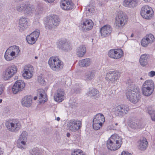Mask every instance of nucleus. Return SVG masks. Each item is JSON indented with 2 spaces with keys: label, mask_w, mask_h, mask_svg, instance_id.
Wrapping results in <instances>:
<instances>
[{
  "label": "nucleus",
  "mask_w": 155,
  "mask_h": 155,
  "mask_svg": "<svg viewBox=\"0 0 155 155\" xmlns=\"http://www.w3.org/2000/svg\"><path fill=\"white\" fill-rule=\"evenodd\" d=\"M122 138L118 135H112L107 141V146L109 150H116L119 148L122 143Z\"/></svg>",
  "instance_id": "f257e3e1"
},
{
  "label": "nucleus",
  "mask_w": 155,
  "mask_h": 155,
  "mask_svg": "<svg viewBox=\"0 0 155 155\" xmlns=\"http://www.w3.org/2000/svg\"><path fill=\"white\" fill-rule=\"evenodd\" d=\"M20 52V50L18 46H11L6 51L4 55L5 58L8 61L12 60L18 56Z\"/></svg>",
  "instance_id": "f03ea898"
},
{
  "label": "nucleus",
  "mask_w": 155,
  "mask_h": 155,
  "mask_svg": "<svg viewBox=\"0 0 155 155\" xmlns=\"http://www.w3.org/2000/svg\"><path fill=\"white\" fill-rule=\"evenodd\" d=\"M126 96L130 101L134 104L137 103L140 99V90L138 88L129 90L126 93Z\"/></svg>",
  "instance_id": "7ed1b4c3"
},
{
  "label": "nucleus",
  "mask_w": 155,
  "mask_h": 155,
  "mask_svg": "<svg viewBox=\"0 0 155 155\" xmlns=\"http://www.w3.org/2000/svg\"><path fill=\"white\" fill-rule=\"evenodd\" d=\"M154 83L151 80L146 81L143 84L141 90L143 94L145 96H149L153 93L154 89Z\"/></svg>",
  "instance_id": "20e7f679"
},
{
  "label": "nucleus",
  "mask_w": 155,
  "mask_h": 155,
  "mask_svg": "<svg viewBox=\"0 0 155 155\" xmlns=\"http://www.w3.org/2000/svg\"><path fill=\"white\" fill-rule=\"evenodd\" d=\"M48 63L50 68L54 71L61 70L63 66V62L57 57H52L49 58Z\"/></svg>",
  "instance_id": "39448f33"
},
{
  "label": "nucleus",
  "mask_w": 155,
  "mask_h": 155,
  "mask_svg": "<svg viewBox=\"0 0 155 155\" xmlns=\"http://www.w3.org/2000/svg\"><path fill=\"white\" fill-rule=\"evenodd\" d=\"M5 126L7 130L9 131L16 133L21 128L20 123L16 120H10L6 121Z\"/></svg>",
  "instance_id": "423d86ee"
},
{
  "label": "nucleus",
  "mask_w": 155,
  "mask_h": 155,
  "mask_svg": "<svg viewBox=\"0 0 155 155\" xmlns=\"http://www.w3.org/2000/svg\"><path fill=\"white\" fill-rule=\"evenodd\" d=\"M128 18L126 14L122 11L118 12L115 18V25L119 29H121L127 23Z\"/></svg>",
  "instance_id": "0eeeda50"
},
{
  "label": "nucleus",
  "mask_w": 155,
  "mask_h": 155,
  "mask_svg": "<svg viewBox=\"0 0 155 155\" xmlns=\"http://www.w3.org/2000/svg\"><path fill=\"white\" fill-rule=\"evenodd\" d=\"M129 110L128 106L121 104L117 106H113L112 110L117 116L122 117L127 114Z\"/></svg>",
  "instance_id": "6e6552de"
},
{
  "label": "nucleus",
  "mask_w": 155,
  "mask_h": 155,
  "mask_svg": "<svg viewBox=\"0 0 155 155\" xmlns=\"http://www.w3.org/2000/svg\"><path fill=\"white\" fill-rule=\"evenodd\" d=\"M105 121V117L103 114H97L93 120V127L95 130L100 129Z\"/></svg>",
  "instance_id": "1a4fd4ad"
},
{
  "label": "nucleus",
  "mask_w": 155,
  "mask_h": 155,
  "mask_svg": "<svg viewBox=\"0 0 155 155\" xmlns=\"http://www.w3.org/2000/svg\"><path fill=\"white\" fill-rule=\"evenodd\" d=\"M60 22V19L56 15H52L50 17L46 25V28L49 30L54 29L55 27L58 26Z\"/></svg>",
  "instance_id": "9d476101"
},
{
  "label": "nucleus",
  "mask_w": 155,
  "mask_h": 155,
  "mask_svg": "<svg viewBox=\"0 0 155 155\" xmlns=\"http://www.w3.org/2000/svg\"><path fill=\"white\" fill-rule=\"evenodd\" d=\"M93 25L94 23L91 20L84 19L81 21L80 29L84 32L87 31L91 30Z\"/></svg>",
  "instance_id": "9b49d317"
},
{
  "label": "nucleus",
  "mask_w": 155,
  "mask_h": 155,
  "mask_svg": "<svg viewBox=\"0 0 155 155\" xmlns=\"http://www.w3.org/2000/svg\"><path fill=\"white\" fill-rule=\"evenodd\" d=\"M140 14L143 18L148 19L152 17L153 11L151 7L148 5H145L142 8Z\"/></svg>",
  "instance_id": "f8f14e48"
},
{
  "label": "nucleus",
  "mask_w": 155,
  "mask_h": 155,
  "mask_svg": "<svg viewBox=\"0 0 155 155\" xmlns=\"http://www.w3.org/2000/svg\"><path fill=\"white\" fill-rule=\"evenodd\" d=\"M17 67L14 65L9 66L5 70L3 74V79L7 80L16 74L17 71Z\"/></svg>",
  "instance_id": "ddd939ff"
},
{
  "label": "nucleus",
  "mask_w": 155,
  "mask_h": 155,
  "mask_svg": "<svg viewBox=\"0 0 155 155\" xmlns=\"http://www.w3.org/2000/svg\"><path fill=\"white\" fill-rule=\"evenodd\" d=\"M58 47L60 49L67 52L70 51L72 48L71 44L65 39L59 41Z\"/></svg>",
  "instance_id": "4468645a"
},
{
  "label": "nucleus",
  "mask_w": 155,
  "mask_h": 155,
  "mask_svg": "<svg viewBox=\"0 0 155 155\" xmlns=\"http://www.w3.org/2000/svg\"><path fill=\"white\" fill-rule=\"evenodd\" d=\"M108 55L111 58L118 59L123 56V52L121 49H113L109 51Z\"/></svg>",
  "instance_id": "2eb2a0df"
},
{
  "label": "nucleus",
  "mask_w": 155,
  "mask_h": 155,
  "mask_svg": "<svg viewBox=\"0 0 155 155\" xmlns=\"http://www.w3.org/2000/svg\"><path fill=\"white\" fill-rule=\"evenodd\" d=\"M25 87V83L21 80L17 81L12 87V90L14 94H16L18 92L21 91Z\"/></svg>",
  "instance_id": "dca6fc26"
},
{
  "label": "nucleus",
  "mask_w": 155,
  "mask_h": 155,
  "mask_svg": "<svg viewBox=\"0 0 155 155\" xmlns=\"http://www.w3.org/2000/svg\"><path fill=\"white\" fill-rule=\"evenodd\" d=\"M120 76V74L119 72L110 71L107 73L106 79L112 83H114L118 79Z\"/></svg>",
  "instance_id": "f3484780"
},
{
  "label": "nucleus",
  "mask_w": 155,
  "mask_h": 155,
  "mask_svg": "<svg viewBox=\"0 0 155 155\" xmlns=\"http://www.w3.org/2000/svg\"><path fill=\"white\" fill-rule=\"evenodd\" d=\"M40 34V31L37 30L27 36L26 39L29 44L32 45L35 43Z\"/></svg>",
  "instance_id": "a211bd4d"
},
{
  "label": "nucleus",
  "mask_w": 155,
  "mask_h": 155,
  "mask_svg": "<svg viewBox=\"0 0 155 155\" xmlns=\"http://www.w3.org/2000/svg\"><path fill=\"white\" fill-rule=\"evenodd\" d=\"M60 4L61 8L66 11L71 10L74 6L71 0H61Z\"/></svg>",
  "instance_id": "6ab92c4d"
},
{
  "label": "nucleus",
  "mask_w": 155,
  "mask_h": 155,
  "mask_svg": "<svg viewBox=\"0 0 155 155\" xmlns=\"http://www.w3.org/2000/svg\"><path fill=\"white\" fill-rule=\"evenodd\" d=\"M38 97L41 103H44L47 101V95L45 91L42 89H40L38 90L37 96L34 97V100H36Z\"/></svg>",
  "instance_id": "aec40b11"
},
{
  "label": "nucleus",
  "mask_w": 155,
  "mask_h": 155,
  "mask_svg": "<svg viewBox=\"0 0 155 155\" xmlns=\"http://www.w3.org/2000/svg\"><path fill=\"white\" fill-rule=\"evenodd\" d=\"M25 71L22 74L23 77L25 79H30L32 76V73L34 68L31 65H26L24 68Z\"/></svg>",
  "instance_id": "412c9836"
},
{
  "label": "nucleus",
  "mask_w": 155,
  "mask_h": 155,
  "mask_svg": "<svg viewBox=\"0 0 155 155\" xmlns=\"http://www.w3.org/2000/svg\"><path fill=\"white\" fill-rule=\"evenodd\" d=\"M64 92L61 89L58 90L54 94V100L58 102H62L64 99Z\"/></svg>",
  "instance_id": "4be33fe9"
},
{
  "label": "nucleus",
  "mask_w": 155,
  "mask_h": 155,
  "mask_svg": "<svg viewBox=\"0 0 155 155\" xmlns=\"http://www.w3.org/2000/svg\"><path fill=\"white\" fill-rule=\"evenodd\" d=\"M112 30V28L110 25H104L100 30L101 35L103 37L109 35L111 33Z\"/></svg>",
  "instance_id": "5701e85b"
},
{
  "label": "nucleus",
  "mask_w": 155,
  "mask_h": 155,
  "mask_svg": "<svg viewBox=\"0 0 155 155\" xmlns=\"http://www.w3.org/2000/svg\"><path fill=\"white\" fill-rule=\"evenodd\" d=\"M154 39V38L153 35L149 34L142 39L141 41V45L143 47H146L149 44L153 42Z\"/></svg>",
  "instance_id": "b1692460"
},
{
  "label": "nucleus",
  "mask_w": 155,
  "mask_h": 155,
  "mask_svg": "<svg viewBox=\"0 0 155 155\" xmlns=\"http://www.w3.org/2000/svg\"><path fill=\"white\" fill-rule=\"evenodd\" d=\"M139 3V0H124L123 5L126 7L133 8L136 7Z\"/></svg>",
  "instance_id": "393cba45"
},
{
  "label": "nucleus",
  "mask_w": 155,
  "mask_h": 155,
  "mask_svg": "<svg viewBox=\"0 0 155 155\" xmlns=\"http://www.w3.org/2000/svg\"><path fill=\"white\" fill-rule=\"evenodd\" d=\"M28 25V20L26 18L21 17L19 21V30L22 31L27 28Z\"/></svg>",
  "instance_id": "a878e982"
},
{
  "label": "nucleus",
  "mask_w": 155,
  "mask_h": 155,
  "mask_svg": "<svg viewBox=\"0 0 155 155\" xmlns=\"http://www.w3.org/2000/svg\"><path fill=\"white\" fill-rule=\"evenodd\" d=\"M32 98L31 96H26L23 98L21 101V103L24 107H29L31 105Z\"/></svg>",
  "instance_id": "bb28decb"
},
{
  "label": "nucleus",
  "mask_w": 155,
  "mask_h": 155,
  "mask_svg": "<svg viewBox=\"0 0 155 155\" xmlns=\"http://www.w3.org/2000/svg\"><path fill=\"white\" fill-rule=\"evenodd\" d=\"M35 8L34 6L30 4H26L25 14L27 16L31 15L34 13Z\"/></svg>",
  "instance_id": "cd10ccee"
},
{
  "label": "nucleus",
  "mask_w": 155,
  "mask_h": 155,
  "mask_svg": "<svg viewBox=\"0 0 155 155\" xmlns=\"http://www.w3.org/2000/svg\"><path fill=\"white\" fill-rule=\"evenodd\" d=\"M96 71L94 70H91L87 71L85 74V78L87 81H91L94 79L95 77Z\"/></svg>",
  "instance_id": "c85d7f7f"
},
{
  "label": "nucleus",
  "mask_w": 155,
  "mask_h": 155,
  "mask_svg": "<svg viewBox=\"0 0 155 155\" xmlns=\"http://www.w3.org/2000/svg\"><path fill=\"white\" fill-rule=\"evenodd\" d=\"M68 129L72 131L76 132L78 130L77 127H78L77 121L74 120H71L67 124Z\"/></svg>",
  "instance_id": "c756f323"
},
{
  "label": "nucleus",
  "mask_w": 155,
  "mask_h": 155,
  "mask_svg": "<svg viewBox=\"0 0 155 155\" xmlns=\"http://www.w3.org/2000/svg\"><path fill=\"white\" fill-rule=\"evenodd\" d=\"M149 58L148 54H143L141 55L139 59V62L140 65L142 66H146L148 62V60Z\"/></svg>",
  "instance_id": "7c9ffc66"
},
{
  "label": "nucleus",
  "mask_w": 155,
  "mask_h": 155,
  "mask_svg": "<svg viewBox=\"0 0 155 155\" xmlns=\"http://www.w3.org/2000/svg\"><path fill=\"white\" fill-rule=\"evenodd\" d=\"M148 143L145 138H143L142 140H140L138 142V147L140 150H142L146 149L147 147Z\"/></svg>",
  "instance_id": "2f4dec72"
},
{
  "label": "nucleus",
  "mask_w": 155,
  "mask_h": 155,
  "mask_svg": "<svg viewBox=\"0 0 155 155\" xmlns=\"http://www.w3.org/2000/svg\"><path fill=\"white\" fill-rule=\"evenodd\" d=\"M98 90L93 87L89 88V91L87 93V94L89 96L93 97L95 98L98 97Z\"/></svg>",
  "instance_id": "473e14b6"
},
{
  "label": "nucleus",
  "mask_w": 155,
  "mask_h": 155,
  "mask_svg": "<svg viewBox=\"0 0 155 155\" xmlns=\"http://www.w3.org/2000/svg\"><path fill=\"white\" fill-rule=\"evenodd\" d=\"M91 63V59L89 58L81 60L79 61V65L82 67H87Z\"/></svg>",
  "instance_id": "72a5a7b5"
},
{
  "label": "nucleus",
  "mask_w": 155,
  "mask_h": 155,
  "mask_svg": "<svg viewBox=\"0 0 155 155\" xmlns=\"http://www.w3.org/2000/svg\"><path fill=\"white\" fill-rule=\"evenodd\" d=\"M86 51V49L85 46L82 45L80 46L78 49V57H83Z\"/></svg>",
  "instance_id": "f704fd0d"
},
{
  "label": "nucleus",
  "mask_w": 155,
  "mask_h": 155,
  "mask_svg": "<svg viewBox=\"0 0 155 155\" xmlns=\"http://www.w3.org/2000/svg\"><path fill=\"white\" fill-rule=\"evenodd\" d=\"M27 141L23 140L21 138H19L17 141V146L18 148L21 149H24L25 148V145Z\"/></svg>",
  "instance_id": "c9c22d12"
},
{
  "label": "nucleus",
  "mask_w": 155,
  "mask_h": 155,
  "mask_svg": "<svg viewBox=\"0 0 155 155\" xmlns=\"http://www.w3.org/2000/svg\"><path fill=\"white\" fill-rule=\"evenodd\" d=\"M26 6V4L22 3L18 5L16 7V10L18 12L21 13L24 12L25 13Z\"/></svg>",
  "instance_id": "e433bc0d"
},
{
  "label": "nucleus",
  "mask_w": 155,
  "mask_h": 155,
  "mask_svg": "<svg viewBox=\"0 0 155 155\" xmlns=\"http://www.w3.org/2000/svg\"><path fill=\"white\" fill-rule=\"evenodd\" d=\"M132 127L135 129L140 128L143 127V126L140 122H137L132 123Z\"/></svg>",
  "instance_id": "4c0bfd02"
},
{
  "label": "nucleus",
  "mask_w": 155,
  "mask_h": 155,
  "mask_svg": "<svg viewBox=\"0 0 155 155\" xmlns=\"http://www.w3.org/2000/svg\"><path fill=\"white\" fill-rule=\"evenodd\" d=\"M28 133L25 131H23L21 134L19 138H21L23 140L27 141Z\"/></svg>",
  "instance_id": "58836bf2"
},
{
  "label": "nucleus",
  "mask_w": 155,
  "mask_h": 155,
  "mask_svg": "<svg viewBox=\"0 0 155 155\" xmlns=\"http://www.w3.org/2000/svg\"><path fill=\"white\" fill-rule=\"evenodd\" d=\"M148 112L152 120L155 121V110H150Z\"/></svg>",
  "instance_id": "ea45409f"
},
{
  "label": "nucleus",
  "mask_w": 155,
  "mask_h": 155,
  "mask_svg": "<svg viewBox=\"0 0 155 155\" xmlns=\"http://www.w3.org/2000/svg\"><path fill=\"white\" fill-rule=\"evenodd\" d=\"M30 155H40L39 150L38 148L33 149L30 151Z\"/></svg>",
  "instance_id": "a19ab883"
},
{
  "label": "nucleus",
  "mask_w": 155,
  "mask_h": 155,
  "mask_svg": "<svg viewBox=\"0 0 155 155\" xmlns=\"http://www.w3.org/2000/svg\"><path fill=\"white\" fill-rule=\"evenodd\" d=\"M95 7H90V8H88V11L91 13H93L95 12Z\"/></svg>",
  "instance_id": "79ce46f5"
},
{
  "label": "nucleus",
  "mask_w": 155,
  "mask_h": 155,
  "mask_svg": "<svg viewBox=\"0 0 155 155\" xmlns=\"http://www.w3.org/2000/svg\"><path fill=\"white\" fill-rule=\"evenodd\" d=\"M5 89V87L2 84L0 85V95H1Z\"/></svg>",
  "instance_id": "37998d69"
},
{
  "label": "nucleus",
  "mask_w": 155,
  "mask_h": 155,
  "mask_svg": "<svg viewBox=\"0 0 155 155\" xmlns=\"http://www.w3.org/2000/svg\"><path fill=\"white\" fill-rule=\"evenodd\" d=\"M78 133H80L81 130L79 129L81 128V121H78Z\"/></svg>",
  "instance_id": "c03bdc74"
},
{
  "label": "nucleus",
  "mask_w": 155,
  "mask_h": 155,
  "mask_svg": "<svg viewBox=\"0 0 155 155\" xmlns=\"http://www.w3.org/2000/svg\"><path fill=\"white\" fill-rule=\"evenodd\" d=\"M148 75L150 77H153L155 75V71H151L148 73Z\"/></svg>",
  "instance_id": "a18cd8bd"
},
{
  "label": "nucleus",
  "mask_w": 155,
  "mask_h": 155,
  "mask_svg": "<svg viewBox=\"0 0 155 155\" xmlns=\"http://www.w3.org/2000/svg\"><path fill=\"white\" fill-rule=\"evenodd\" d=\"M120 155H131V153L126 151H123Z\"/></svg>",
  "instance_id": "49530a36"
},
{
  "label": "nucleus",
  "mask_w": 155,
  "mask_h": 155,
  "mask_svg": "<svg viewBox=\"0 0 155 155\" xmlns=\"http://www.w3.org/2000/svg\"><path fill=\"white\" fill-rule=\"evenodd\" d=\"M38 80L39 83L42 84L44 82V80L42 79L41 76H39L38 78Z\"/></svg>",
  "instance_id": "de8ad7c7"
},
{
  "label": "nucleus",
  "mask_w": 155,
  "mask_h": 155,
  "mask_svg": "<svg viewBox=\"0 0 155 155\" xmlns=\"http://www.w3.org/2000/svg\"><path fill=\"white\" fill-rule=\"evenodd\" d=\"M78 155H85L82 150L78 149Z\"/></svg>",
  "instance_id": "09e8293b"
},
{
  "label": "nucleus",
  "mask_w": 155,
  "mask_h": 155,
  "mask_svg": "<svg viewBox=\"0 0 155 155\" xmlns=\"http://www.w3.org/2000/svg\"><path fill=\"white\" fill-rule=\"evenodd\" d=\"M122 37L123 38L122 39V40L123 41L126 40L127 39V37L126 35L124 34H123Z\"/></svg>",
  "instance_id": "8fccbe9b"
},
{
  "label": "nucleus",
  "mask_w": 155,
  "mask_h": 155,
  "mask_svg": "<svg viewBox=\"0 0 155 155\" xmlns=\"http://www.w3.org/2000/svg\"><path fill=\"white\" fill-rule=\"evenodd\" d=\"M71 155H78V152L77 151H74L71 153Z\"/></svg>",
  "instance_id": "3c124183"
},
{
  "label": "nucleus",
  "mask_w": 155,
  "mask_h": 155,
  "mask_svg": "<svg viewBox=\"0 0 155 155\" xmlns=\"http://www.w3.org/2000/svg\"><path fill=\"white\" fill-rule=\"evenodd\" d=\"M3 151L2 149L0 148V155H3Z\"/></svg>",
  "instance_id": "603ef678"
},
{
  "label": "nucleus",
  "mask_w": 155,
  "mask_h": 155,
  "mask_svg": "<svg viewBox=\"0 0 155 155\" xmlns=\"http://www.w3.org/2000/svg\"><path fill=\"white\" fill-rule=\"evenodd\" d=\"M70 136V134L69 133H67V136L68 137H69Z\"/></svg>",
  "instance_id": "864d4df0"
},
{
  "label": "nucleus",
  "mask_w": 155,
  "mask_h": 155,
  "mask_svg": "<svg viewBox=\"0 0 155 155\" xmlns=\"http://www.w3.org/2000/svg\"><path fill=\"white\" fill-rule=\"evenodd\" d=\"M131 82V80L130 79H129L128 82V84H130Z\"/></svg>",
  "instance_id": "5fc2aeb1"
},
{
  "label": "nucleus",
  "mask_w": 155,
  "mask_h": 155,
  "mask_svg": "<svg viewBox=\"0 0 155 155\" xmlns=\"http://www.w3.org/2000/svg\"><path fill=\"white\" fill-rule=\"evenodd\" d=\"M143 0L146 2H149L150 0Z\"/></svg>",
  "instance_id": "6e6d98bb"
},
{
  "label": "nucleus",
  "mask_w": 155,
  "mask_h": 155,
  "mask_svg": "<svg viewBox=\"0 0 155 155\" xmlns=\"http://www.w3.org/2000/svg\"><path fill=\"white\" fill-rule=\"evenodd\" d=\"M60 120V117H58L57 118V120L58 121H59Z\"/></svg>",
  "instance_id": "4d7b16f0"
},
{
  "label": "nucleus",
  "mask_w": 155,
  "mask_h": 155,
  "mask_svg": "<svg viewBox=\"0 0 155 155\" xmlns=\"http://www.w3.org/2000/svg\"><path fill=\"white\" fill-rule=\"evenodd\" d=\"M15 1H19V2H20V1H23V0H15Z\"/></svg>",
  "instance_id": "13d9d810"
},
{
  "label": "nucleus",
  "mask_w": 155,
  "mask_h": 155,
  "mask_svg": "<svg viewBox=\"0 0 155 155\" xmlns=\"http://www.w3.org/2000/svg\"><path fill=\"white\" fill-rule=\"evenodd\" d=\"M74 105H76V106H77V103H75V102H74Z\"/></svg>",
  "instance_id": "bf43d9fd"
},
{
  "label": "nucleus",
  "mask_w": 155,
  "mask_h": 155,
  "mask_svg": "<svg viewBox=\"0 0 155 155\" xmlns=\"http://www.w3.org/2000/svg\"><path fill=\"white\" fill-rule=\"evenodd\" d=\"M134 36V35L133 34H132L131 35V37H133Z\"/></svg>",
  "instance_id": "052dcab7"
},
{
  "label": "nucleus",
  "mask_w": 155,
  "mask_h": 155,
  "mask_svg": "<svg viewBox=\"0 0 155 155\" xmlns=\"http://www.w3.org/2000/svg\"><path fill=\"white\" fill-rule=\"evenodd\" d=\"M2 102V99H0V103H1Z\"/></svg>",
  "instance_id": "680f3d73"
},
{
  "label": "nucleus",
  "mask_w": 155,
  "mask_h": 155,
  "mask_svg": "<svg viewBox=\"0 0 155 155\" xmlns=\"http://www.w3.org/2000/svg\"><path fill=\"white\" fill-rule=\"evenodd\" d=\"M38 58V57L37 56H35V59H37Z\"/></svg>",
  "instance_id": "e2e57ef3"
},
{
  "label": "nucleus",
  "mask_w": 155,
  "mask_h": 155,
  "mask_svg": "<svg viewBox=\"0 0 155 155\" xmlns=\"http://www.w3.org/2000/svg\"><path fill=\"white\" fill-rule=\"evenodd\" d=\"M115 124L116 125H117V123H116Z\"/></svg>",
  "instance_id": "0e129e2a"
},
{
  "label": "nucleus",
  "mask_w": 155,
  "mask_h": 155,
  "mask_svg": "<svg viewBox=\"0 0 155 155\" xmlns=\"http://www.w3.org/2000/svg\"><path fill=\"white\" fill-rule=\"evenodd\" d=\"M140 79H141H141H142V78H140Z\"/></svg>",
  "instance_id": "69168bd1"
}]
</instances>
